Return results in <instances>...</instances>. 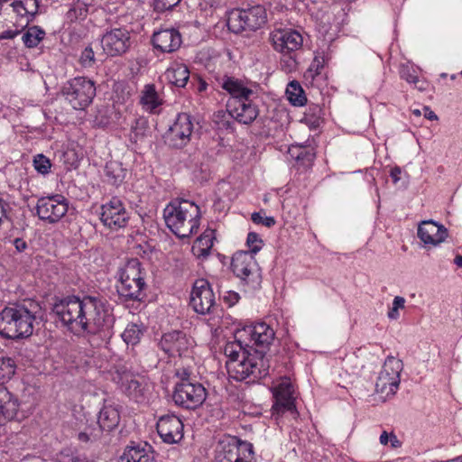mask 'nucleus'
<instances>
[{
	"label": "nucleus",
	"instance_id": "2eb2a0df",
	"mask_svg": "<svg viewBox=\"0 0 462 462\" xmlns=\"http://www.w3.org/2000/svg\"><path fill=\"white\" fill-rule=\"evenodd\" d=\"M189 306L199 315L212 314L217 310L215 294L208 280L195 281L190 291Z\"/></svg>",
	"mask_w": 462,
	"mask_h": 462
},
{
	"label": "nucleus",
	"instance_id": "6ab92c4d",
	"mask_svg": "<svg viewBox=\"0 0 462 462\" xmlns=\"http://www.w3.org/2000/svg\"><path fill=\"white\" fill-rule=\"evenodd\" d=\"M270 42L280 53H294L302 47L303 37L294 29L278 28L271 32Z\"/></svg>",
	"mask_w": 462,
	"mask_h": 462
},
{
	"label": "nucleus",
	"instance_id": "f8f14e48",
	"mask_svg": "<svg viewBox=\"0 0 462 462\" xmlns=\"http://www.w3.org/2000/svg\"><path fill=\"white\" fill-rule=\"evenodd\" d=\"M207 395L206 388L199 382L176 383L172 393V401L181 409L195 411L204 403Z\"/></svg>",
	"mask_w": 462,
	"mask_h": 462
},
{
	"label": "nucleus",
	"instance_id": "f257e3e1",
	"mask_svg": "<svg viewBox=\"0 0 462 462\" xmlns=\"http://www.w3.org/2000/svg\"><path fill=\"white\" fill-rule=\"evenodd\" d=\"M52 311L62 325L76 335L110 336L116 320L107 303L95 296L69 295L58 299Z\"/></svg>",
	"mask_w": 462,
	"mask_h": 462
},
{
	"label": "nucleus",
	"instance_id": "5fc2aeb1",
	"mask_svg": "<svg viewBox=\"0 0 462 462\" xmlns=\"http://www.w3.org/2000/svg\"><path fill=\"white\" fill-rule=\"evenodd\" d=\"M84 430H88V434L91 437V439L96 441L97 440L102 433L104 432L98 424H91L85 428Z\"/></svg>",
	"mask_w": 462,
	"mask_h": 462
},
{
	"label": "nucleus",
	"instance_id": "6e6552de",
	"mask_svg": "<svg viewBox=\"0 0 462 462\" xmlns=\"http://www.w3.org/2000/svg\"><path fill=\"white\" fill-rule=\"evenodd\" d=\"M216 462H256L252 443L236 436L225 435L215 448Z\"/></svg>",
	"mask_w": 462,
	"mask_h": 462
},
{
	"label": "nucleus",
	"instance_id": "cd10ccee",
	"mask_svg": "<svg viewBox=\"0 0 462 462\" xmlns=\"http://www.w3.org/2000/svg\"><path fill=\"white\" fill-rule=\"evenodd\" d=\"M157 457L151 446L145 443L143 446H127L120 457V462H157Z\"/></svg>",
	"mask_w": 462,
	"mask_h": 462
},
{
	"label": "nucleus",
	"instance_id": "ea45409f",
	"mask_svg": "<svg viewBox=\"0 0 462 462\" xmlns=\"http://www.w3.org/2000/svg\"><path fill=\"white\" fill-rule=\"evenodd\" d=\"M280 68L285 73H291L298 68L297 52L281 53Z\"/></svg>",
	"mask_w": 462,
	"mask_h": 462
},
{
	"label": "nucleus",
	"instance_id": "1a4fd4ad",
	"mask_svg": "<svg viewBox=\"0 0 462 462\" xmlns=\"http://www.w3.org/2000/svg\"><path fill=\"white\" fill-rule=\"evenodd\" d=\"M267 21L265 8L256 5L245 9L235 8L227 13L226 24L234 33L256 31Z\"/></svg>",
	"mask_w": 462,
	"mask_h": 462
},
{
	"label": "nucleus",
	"instance_id": "e433bc0d",
	"mask_svg": "<svg viewBox=\"0 0 462 462\" xmlns=\"http://www.w3.org/2000/svg\"><path fill=\"white\" fill-rule=\"evenodd\" d=\"M45 32L39 26L28 27L22 40L27 48H34L44 39Z\"/></svg>",
	"mask_w": 462,
	"mask_h": 462
},
{
	"label": "nucleus",
	"instance_id": "ddd939ff",
	"mask_svg": "<svg viewBox=\"0 0 462 462\" xmlns=\"http://www.w3.org/2000/svg\"><path fill=\"white\" fill-rule=\"evenodd\" d=\"M69 202L61 194L42 197L36 203V215L43 222L56 224L66 216Z\"/></svg>",
	"mask_w": 462,
	"mask_h": 462
},
{
	"label": "nucleus",
	"instance_id": "7ed1b4c3",
	"mask_svg": "<svg viewBox=\"0 0 462 462\" xmlns=\"http://www.w3.org/2000/svg\"><path fill=\"white\" fill-rule=\"evenodd\" d=\"M41 303L32 299L11 303L0 311V335L13 340L26 339L44 320Z\"/></svg>",
	"mask_w": 462,
	"mask_h": 462
},
{
	"label": "nucleus",
	"instance_id": "a211bd4d",
	"mask_svg": "<svg viewBox=\"0 0 462 462\" xmlns=\"http://www.w3.org/2000/svg\"><path fill=\"white\" fill-rule=\"evenodd\" d=\"M129 218V213L125 209L122 200L117 197H113L101 207L100 220L104 226L112 230H118L125 227Z\"/></svg>",
	"mask_w": 462,
	"mask_h": 462
},
{
	"label": "nucleus",
	"instance_id": "864d4df0",
	"mask_svg": "<svg viewBox=\"0 0 462 462\" xmlns=\"http://www.w3.org/2000/svg\"><path fill=\"white\" fill-rule=\"evenodd\" d=\"M222 299L227 307H233L235 304H236L239 301L240 296L236 291H228L225 292Z\"/></svg>",
	"mask_w": 462,
	"mask_h": 462
},
{
	"label": "nucleus",
	"instance_id": "603ef678",
	"mask_svg": "<svg viewBox=\"0 0 462 462\" xmlns=\"http://www.w3.org/2000/svg\"><path fill=\"white\" fill-rule=\"evenodd\" d=\"M400 73L402 79H405L408 83H413L414 85H417L419 82L418 75L414 74V70H411L408 67H403Z\"/></svg>",
	"mask_w": 462,
	"mask_h": 462
},
{
	"label": "nucleus",
	"instance_id": "dca6fc26",
	"mask_svg": "<svg viewBox=\"0 0 462 462\" xmlns=\"http://www.w3.org/2000/svg\"><path fill=\"white\" fill-rule=\"evenodd\" d=\"M402 368V360L392 356H388L377 378L376 392L384 393L386 396L393 395L399 387Z\"/></svg>",
	"mask_w": 462,
	"mask_h": 462
},
{
	"label": "nucleus",
	"instance_id": "774afa93",
	"mask_svg": "<svg viewBox=\"0 0 462 462\" xmlns=\"http://www.w3.org/2000/svg\"><path fill=\"white\" fill-rule=\"evenodd\" d=\"M454 263L458 266V267H462V256L461 255H457L454 259Z\"/></svg>",
	"mask_w": 462,
	"mask_h": 462
},
{
	"label": "nucleus",
	"instance_id": "423d86ee",
	"mask_svg": "<svg viewBox=\"0 0 462 462\" xmlns=\"http://www.w3.org/2000/svg\"><path fill=\"white\" fill-rule=\"evenodd\" d=\"M145 270L137 258L127 260L117 271L116 291L125 300L142 301L146 294Z\"/></svg>",
	"mask_w": 462,
	"mask_h": 462
},
{
	"label": "nucleus",
	"instance_id": "c85d7f7f",
	"mask_svg": "<svg viewBox=\"0 0 462 462\" xmlns=\"http://www.w3.org/2000/svg\"><path fill=\"white\" fill-rule=\"evenodd\" d=\"M293 388L291 383H281L275 393V403L273 405V412L278 414L285 411H294L295 403L293 398Z\"/></svg>",
	"mask_w": 462,
	"mask_h": 462
},
{
	"label": "nucleus",
	"instance_id": "09e8293b",
	"mask_svg": "<svg viewBox=\"0 0 462 462\" xmlns=\"http://www.w3.org/2000/svg\"><path fill=\"white\" fill-rule=\"evenodd\" d=\"M251 219L254 224H261L267 227H272L275 225L276 220L273 217H264L262 214V211L260 212H254L251 216Z\"/></svg>",
	"mask_w": 462,
	"mask_h": 462
},
{
	"label": "nucleus",
	"instance_id": "0eeeda50",
	"mask_svg": "<svg viewBox=\"0 0 462 462\" xmlns=\"http://www.w3.org/2000/svg\"><path fill=\"white\" fill-rule=\"evenodd\" d=\"M110 374L111 380L130 400L137 403L148 402L151 395V385L147 378L134 375L123 364L116 365L111 369Z\"/></svg>",
	"mask_w": 462,
	"mask_h": 462
},
{
	"label": "nucleus",
	"instance_id": "a878e982",
	"mask_svg": "<svg viewBox=\"0 0 462 462\" xmlns=\"http://www.w3.org/2000/svg\"><path fill=\"white\" fill-rule=\"evenodd\" d=\"M336 374L338 376V384H347L352 383L353 379L357 375L361 366L360 360L355 354L346 355L337 365ZM346 387V385H343Z\"/></svg>",
	"mask_w": 462,
	"mask_h": 462
},
{
	"label": "nucleus",
	"instance_id": "c9c22d12",
	"mask_svg": "<svg viewBox=\"0 0 462 462\" xmlns=\"http://www.w3.org/2000/svg\"><path fill=\"white\" fill-rule=\"evenodd\" d=\"M285 93L287 99L293 106H301L307 102L304 91L298 81H291L286 88Z\"/></svg>",
	"mask_w": 462,
	"mask_h": 462
},
{
	"label": "nucleus",
	"instance_id": "7c9ffc66",
	"mask_svg": "<svg viewBox=\"0 0 462 462\" xmlns=\"http://www.w3.org/2000/svg\"><path fill=\"white\" fill-rule=\"evenodd\" d=\"M165 77L169 82L175 87L184 88L189 79V70L184 64H173L169 69H167Z\"/></svg>",
	"mask_w": 462,
	"mask_h": 462
},
{
	"label": "nucleus",
	"instance_id": "393cba45",
	"mask_svg": "<svg viewBox=\"0 0 462 462\" xmlns=\"http://www.w3.org/2000/svg\"><path fill=\"white\" fill-rule=\"evenodd\" d=\"M448 230L432 220L422 221L418 227V236L426 245H437L447 237Z\"/></svg>",
	"mask_w": 462,
	"mask_h": 462
},
{
	"label": "nucleus",
	"instance_id": "8fccbe9b",
	"mask_svg": "<svg viewBox=\"0 0 462 462\" xmlns=\"http://www.w3.org/2000/svg\"><path fill=\"white\" fill-rule=\"evenodd\" d=\"M301 157L303 158L300 159L299 162H300L302 166L308 168L313 166L316 158V153L313 151V149L305 147L304 152L301 154Z\"/></svg>",
	"mask_w": 462,
	"mask_h": 462
},
{
	"label": "nucleus",
	"instance_id": "f03ea898",
	"mask_svg": "<svg viewBox=\"0 0 462 462\" xmlns=\"http://www.w3.org/2000/svg\"><path fill=\"white\" fill-rule=\"evenodd\" d=\"M239 334L237 332L235 335L236 339L225 345L226 367L232 379L254 383L268 374L269 361L265 357V352L244 344L241 341L242 335Z\"/></svg>",
	"mask_w": 462,
	"mask_h": 462
},
{
	"label": "nucleus",
	"instance_id": "79ce46f5",
	"mask_svg": "<svg viewBox=\"0 0 462 462\" xmlns=\"http://www.w3.org/2000/svg\"><path fill=\"white\" fill-rule=\"evenodd\" d=\"M88 13V5L83 1L78 0L72 4L68 15L70 19H85Z\"/></svg>",
	"mask_w": 462,
	"mask_h": 462
},
{
	"label": "nucleus",
	"instance_id": "0e129e2a",
	"mask_svg": "<svg viewBox=\"0 0 462 462\" xmlns=\"http://www.w3.org/2000/svg\"><path fill=\"white\" fill-rule=\"evenodd\" d=\"M427 87H428L427 82H426V81H424V80H421V79H419V82L417 83V85H415V88H416L417 89H419L420 91H424V90H426Z\"/></svg>",
	"mask_w": 462,
	"mask_h": 462
},
{
	"label": "nucleus",
	"instance_id": "49530a36",
	"mask_svg": "<svg viewBox=\"0 0 462 462\" xmlns=\"http://www.w3.org/2000/svg\"><path fill=\"white\" fill-rule=\"evenodd\" d=\"M181 0H153V10L157 13H163L171 10L174 6L179 5Z\"/></svg>",
	"mask_w": 462,
	"mask_h": 462
},
{
	"label": "nucleus",
	"instance_id": "473e14b6",
	"mask_svg": "<svg viewBox=\"0 0 462 462\" xmlns=\"http://www.w3.org/2000/svg\"><path fill=\"white\" fill-rule=\"evenodd\" d=\"M140 103L145 110L154 112V110L162 104L155 86L153 84H146L141 93Z\"/></svg>",
	"mask_w": 462,
	"mask_h": 462
},
{
	"label": "nucleus",
	"instance_id": "4c0bfd02",
	"mask_svg": "<svg viewBox=\"0 0 462 462\" xmlns=\"http://www.w3.org/2000/svg\"><path fill=\"white\" fill-rule=\"evenodd\" d=\"M143 334V331L139 325L130 323L122 333V338L127 345L134 346L140 341Z\"/></svg>",
	"mask_w": 462,
	"mask_h": 462
},
{
	"label": "nucleus",
	"instance_id": "bb28decb",
	"mask_svg": "<svg viewBox=\"0 0 462 462\" xmlns=\"http://www.w3.org/2000/svg\"><path fill=\"white\" fill-rule=\"evenodd\" d=\"M219 84L231 96L232 99L228 103H234L237 99L251 97L255 95V92L246 87L242 80L233 77L224 76Z\"/></svg>",
	"mask_w": 462,
	"mask_h": 462
},
{
	"label": "nucleus",
	"instance_id": "a18cd8bd",
	"mask_svg": "<svg viewBox=\"0 0 462 462\" xmlns=\"http://www.w3.org/2000/svg\"><path fill=\"white\" fill-rule=\"evenodd\" d=\"M95 53L91 47H86L80 55L79 63L84 68H91L95 64Z\"/></svg>",
	"mask_w": 462,
	"mask_h": 462
},
{
	"label": "nucleus",
	"instance_id": "338daca9",
	"mask_svg": "<svg viewBox=\"0 0 462 462\" xmlns=\"http://www.w3.org/2000/svg\"><path fill=\"white\" fill-rule=\"evenodd\" d=\"M309 72L311 74L312 77L318 75V65H315L314 63L311 64Z\"/></svg>",
	"mask_w": 462,
	"mask_h": 462
},
{
	"label": "nucleus",
	"instance_id": "4468645a",
	"mask_svg": "<svg viewBox=\"0 0 462 462\" xmlns=\"http://www.w3.org/2000/svg\"><path fill=\"white\" fill-rule=\"evenodd\" d=\"M193 130L192 116L187 113H180L165 133L164 142L171 148L181 149L190 142Z\"/></svg>",
	"mask_w": 462,
	"mask_h": 462
},
{
	"label": "nucleus",
	"instance_id": "de8ad7c7",
	"mask_svg": "<svg viewBox=\"0 0 462 462\" xmlns=\"http://www.w3.org/2000/svg\"><path fill=\"white\" fill-rule=\"evenodd\" d=\"M405 306V299L401 296H396L393 301V307L388 311V318L390 319H397L400 316L399 310L403 309Z\"/></svg>",
	"mask_w": 462,
	"mask_h": 462
},
{
	"label": "nucleus",
	"instance_id": "58836bf2",
	"mask_svg": "<svg viewBox=\"0 0 462 462\" xmlns=\"http://www.w3.org/2000/svg\"><path fill=\"white\" fill-rule=\"evenodd\" d=\"M16 365L13 358L0 356V380H10L15 374Z\"/></svg>",
	"mask_w": 462,
	"mask_h": 462
},
{
	"label": "nucleus",
	"instance_id": "5701e85b",
	"mask_svg": "<svg viewBox=\"0 0 462 462\" xmlns=\"http://www.w3.org/2000/svg\"><path fill=\"white\" fill-rule=\"evenodd\" d=\"M152 42L154 49L162 53H172L180 49L182 37L174 28L163 29L152 34Z\"/></svg>",
	"mask_w": 462,
	"mask_h": 462
},
{
	"label": "nucleus",
	"instance_id": "69168bd1",
	"mask_svg": "<svg viewBox=\"0 0 462 462\" xmlns=\"http://www.w3.org/2000/svg\"><path fill=\"white\" fill-rule=\"evenodd\" d=\"M207 88H208V83L205 80L199 79V85H198V90L199 92H203L207 89Z\"/></svg>",
	"mask_w": 462,
	"mask_h": 462
},
{
	"label": "nucleus",
	"instance_id": "9d476101",
	"mask_svg": "<svg viewBox=\"0 0 462 462\" xmlns=\"http://www.w3.org/2000/svg\"><path fill=\"white\" fill-rule=\"evenodd\" d=\"M62 95L74 109L84 110L96 96L95 82L86 77H75L63 85Z\"/></svg>",
	"mask_w": 462,
	"mask_h": 462
},
{
	"label": "nucleus",
	"instance_id": "e2e57ef3",
	"mask_svg": "<svg viewBox=\"0 0 462 462\" xmlns=\"http://www.w3.org/2000/svg\"><path fill=\"white\" fill-rule=\"evenodd\" d=\"M389 439H390V433H388L387 431H383L381 436H380V443L383 446L387 445L389 443Z\"/></svg>",
	"mask_w": 462,
	"mask_h": 462
},
{
	"label": "nucleus",
	"instance_id": "37998d69",
	"mask_svg": "<svg viewBox=\"0 0 462 462\" xmlns=\"http://www.w3.org/2000/svg\"><path fill=\"white\" fill-rule=\"evenodd\" d=\"M246 245L249 248V251L247 252L252 253L254 256L255 254L262 249L263 241L255 232H249L246 238Z\"/></svg>",
	"mask_w": 462,
	"mask_h": 462
},
{
	"label": "nucleus",
	"instance_id": "c756f323",
	"mask_svg": "<svg viewBox=\"0 0 462 462\" xmlns=\"http://www.w3.org/2000/svg\"><path fill=\"white\" fill-rule=\"evenodd\" d=\"M120 421L118 410L112 405H105L98 413L97 424L103 431L110 432L116 429Z\"/></svg>",
	"mask_w": 462,
	"mask_h": 462
},
{
	"label": "nucleus",
	"instance_id": "6e6d98bb",
	"mask_svg": "<svg viewBox=\"0 0 462 462\" xmlns=\"http://www.w3.org/2000/svg\"><path fill=\"white\" fill-rule=\"evenodd\" d=\"M304 148L305 147L302 146H293L289 148L288 153L292 159L299 162V160L302 158L301 154L304 152Z\"/></svg>",
	"mask_w": 462,
	"mask_h": 462
},
{
	"label": "nucleus",
	"instance_id": "b1692460",
	"mask_svg": "<svg viewBox=\"0 0 462 462\" xmlns=\"http://www.w3.org/2000/svg\"><path fill=\"white\" fill-rule=\"evenodd\" d=\"M243 331L250 337V341L254 343V346L259 347L258 350L267 348L274 339V330L264 322L244 328Z\"/></svg>",
	"mask_w": 462,
	"mask_h": 462
},
{
	"label": "nucleus",
	"instance_id": "412c9836",
	"mask_svg": "<svg viewBox=\"0 0 462 462\" xmlns=\"http://www.w3.org/2000/svg\"><path fill=\"white\" fill-rule=\"evenodd\" d=\"M104 51L109 56L125 53L130 47V33L125 28H114L106 32L101 40Z\"/></svg>",
	"mask_w": 462,
	"mask_h": 462
},
{
	"label": "nucleus",
	"instance_id": "aec40b11",
	"mask_svg": "<svg viewBox=\"0 0 462 462\" xmlns=\"http://www.w3.org/2000/svg\"><path fill=\"white\" fill-rule=\"evenodd\" d=\"M183 429L182 420L174 414L163 415L156 423L157 432L166 444L179 443L184 437Z\"/></svg>",
	"mask_w": 462,
	"mask_h": 462
},
{
	"label": "nucleus",
	"instance_id": "bf43d9fd",
	"mask_svg": "<svg viewBox=\"0 0 462 462\" xmlns=\"http://www.w3.org/2000/svg\"><path fill=\"white\" fill-rule=\"evenodd\" d=\"M402 170L400 167H394L391 170L390 176L392 177L394 183L400 180V174Z\"/></svg>",
	"mask_w": 462,
	"mask_h": 462
},
{
	"label": "nucleus",
	"instance_id": "9b49d317",
	"mask_svg": "<svg viewBox=\"0 0 462 462\" xmlns=\"http://www.w3.org/2000/svg\"><path fill=\"white\" fill-rule=\"evenodd\" d=\"M234 274L251 289H256L262 282L261 269L252 253L238 251L231 261Z\"/></svg>",
	"mask_w": 462,
	"mask_h": 462
},
{
	"label": "nucleus",
	"instance_id": "4d7b16f0",
	"mask_svg": "<svg viewBox=\"0 0 462 462\" xmlns=\"http://www.w3.org/2000/svg\"><path fill=\"white\" fill-rule=\"evenodd\" d=\"M14 245L18 252H23L27 248V243L23 238H15Z\"/></svg>",
	"mask_w": 462,
	"mask_h": 462
},
{
	"label": "nucleus",
	"instance_id": "2f4dec72",
	"mask_svg": "<svg viewBox=\"0 0 462 462\" xmlns=\"http://www.w3.org/2000/svg\"><path fill=\"white\" fill-rule=\"evenodd\" d=\"M216 240L215 230L206 229L194 243L193 251L198 257L207 258L211 252L214 241Z\"/></svg>",
	"mask_w": 462,
	"mask_h": 462
},
{
	"label": "nucleus",
	"instance_id": "39448f33",
	"mask_svg": "<svg viewBox=\"0 0 462 462\" xmlns=\"http://www.w3.org/2000/svg\"><path fill=\"white\" fill-rule=\"evenodd\" d=\"M200 217L199 207L187 199H173L163 210L167 227L181 238L189 237L198 232Z\"/></svg>",
	"mask_w": 462,
	"mask_h": 462
},
{
	"label": "nucleus",
	"instance_id": "c03bdc74",
	"mask_svg": "<svg viewBox=\"0 0 462 462\" xmlns=\"http://www.w3.org/2000/svg\"><path fill=\"white\" fill-rule=\"evenodd\" d=\"M33 165L35 170L42 174H47L51 167V162L48 157L40 153L33 159Z\"/></svg>",
	"mask_w": 462,
	"mask_h": 462
},
{
	"label": "nucleus",
	"instance_id": "13d9d810",
	"mask_svg": "<svg viewBox=\"0 0 462 462\" xmlns=\"http://www.w3.org/2000/svg\"><path fill=\"white\" fill-rule=\"evenodd\" d=\"M78 439L80 442L88 443L89 441H94L91 437L88 434V430H83L78 434Z\"/></svg>",
	"mask_w": 462,
	"mask_h": 462
},
{
	"label": "nucleus",
	"instance_id": "3c124183",
	"mask_svg": "<svg viewBox=\"0 0 462 462\" xmlns=\"http://www.w3.org/2000/svg\"><path fill=\"white\" fill-rule=\"evenodd\" d=\"M191 372L189 369L185 367L177 368L175 371V375L179 378L177 383H194L195 380L190 379Z\"/></svg>",
	"mask_w": 462,
	"mask_h": 462
},
{
	"label": "nucleus",
	"instance_id": "f704fd0d",
	"mask_svg": "<svg viewBox=\"0 0 462 462\" xmlns=\"http://www.w3.org/2000/svg\"><path fill=\"white\" fill-rule=\"evenodd\" d=\"M148 132V119L144 116L136 117L131 124L129 134L130 141L136 143L137 142L143 140L146 137Z\"/></svg>",
	"mask_w": 462,
	"mask_h": 462
},
{
	"label": "nucleus",
	"instance_id": "4be33fe9",
	"mask_svg": "<svg viewBox=\"0 0 462 462\" xmlns=\"http://www.w3.org/2000/svg\"><path fill=\"white\" fill-rule=\"evenodd\" d=\"M229 114L238 123L251 125L259 116V107L254 101V97L237 99L228 103Z\"/></svg>",
	"mask_w": 462,
	"mask_h": 462
},
{
	"label": "nucleus",
	"instance_id": "20e7f679",
	"mask_svg": "<svg viewBox=\"0 0 462 462\" xmlns=\"http://www.w3.org/2000/svg\"><path fill=\"white\" fill-rule=\"evenodd\" d=\"M38 13V0H0V39L16 37Z\"/></svg>",
	"mask_w": 462,
	"mask_h": 462
},
{
	"label": "nucleus",
	"instance_id": "72a5a7b5",
	"mask_svg": "<svg viewBox=\"0 0 462 462\" xmlns=\"http://www.w3.org/2000/svg\"><path fill=\"white\" fill-rule=\"evenodd\" d=\"M126 175L125 169L122 163L111 161L106 162L105 167V176L108 183L114 186H119L125 180Z\"/></svg>",
	"mask_w": 462,
	"mask_h": 462
},
{
	"label": "nucleus",
	"instance_id": "052dcab7",
	"mask_svg": "<svg viewBox=\"0 0 462 462\" xmlns=\"http://www.w3.org/2000/svg\"><path fill=\"white\" fill-rule=\"evenodd\" d=\"M389 442L391 443V447L394 448L401 447L402 444L393 432L390 433Z\"/></svg>",
	"mask_w": 462,
	"mask_h": 462
},
{
	"label": "nucleus",
	"instance_id": "a19ab883",
	"mask_svg": "<svg viewBox=\"0 0 462 462\" xmlns=\"http://www.w3.org/2000/svg\"><path fill=\"white\" fill-rule=\"evenodd\" d=\"M19 408L20 403L18 399L11 397L1 406V412L8 420H14L18 416Z\"/></svg>",
	"mask_w": 462,
	"mask_h": 462
},
{
	"label": "nucleus",
	"instance_id": "f3484780",
	"mask_svg": "<svg viewBox=\"0 0 462 462\" xmlns=\"http://www.w3.org/2000/svg\"><path fill=\"white\" fill-rule=\"evenodd\" d=\"M192 346L193 339L182 330L163 333L158 342V347L169 357L182 356Z\"/></svg>",
	"mask_w": 462,
	"mask_h": 462
},
{
	"label": "nucleus",
	"instance_id": "680f3d73",
	"mask_svg": "<svg viewBox=\"0 0 462 462\" xmlns=\"http://www.w3.org/2000/svg\"><path fill=\"white\" fill-rule=\"evenodd\" d=\"M424 116L429 120H438V116L429 106L424 107Z\"/></svg>",
	"mask_w": 462,
	"mask_h": 462
}]
</instances>
